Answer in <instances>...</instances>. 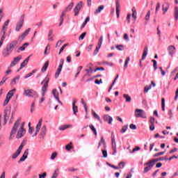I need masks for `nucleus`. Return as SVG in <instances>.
Listing matches in <instances>:
<instances>
[{"instance_id": "20e7f679", "label": "nucleus", "mask_w": 178, "mask_h": 178, "mask_svg": "<svg viewBox=\"0 0 178 178\" xmlns=\"http://www.w3.org/2000/svg\"><path fill=\"white\" fill-rule=\"evenodd\" d=\"M145 165H146L147 167L144 168L143 173H147L154 168L155 164L154 163V161L152 160H149L148 162H147Z\"/></svg>"}, {"instance_id": "a19ab883", "label": "nucleus", "mask_w": 178, "mask_h": 178, "mask_svg": "<svg viewBox=\"0 0 178 178\" xmlns=\"http://www.w3.org/2000/svg\"><path fill=\"white\" fill-rule=\"evenodd\" d=\"M5 38H6V36L5 35H3L1 40H0V48L2 47L3 44V41H5Z\"/></svg>"}, {"instance_id": "4c0bfd02", "label": "nucleus", "mask_w": 178, "mask_h": 178, "mask_svg": "<svg viewBox=\"0 0 178 178\" xmlns=\"http://www.w3.org/2000/svg\"><path fill=\"white\" fill-rule=\"evenodd\" d=\"M21 153L18 152L17 150L13 154L12 158L13 159H16L19 155H20Z\"/></svg>"}, {"instance_id": "f257e3e1", "label": "nucleus", "mask_w": 178, "mask_h": 178, "mask_svg": "<svg viewBox=\"0 0 178 178\" xmlns=\"http://www.w3.org/2000/svg\"><path fill=\"white\" fill-rule=\"evenodd\" d=\"M17 45V40L12 41L10 43L7 44L6 49L3 50L2 55L4 58H8L13 51V48Z\"/></svg>"}, {"instance_id": "f704fd0d", "label": "nucleus", "mask_w": 178, "mask_h": 178, "mask_svg": "<svg viewBox=\"0 0 178 178\" xmlns=\"http://www.w3.org/2000/svg\"><path fill=\"white\" fill-rule=\"evenodd\" d=\"M51 35H52V30H50L48 34V41H54V38L51 37Z\"/></svg>"}, {"instance_id": "79ce46f5", "label": "nucleus", "mask_w": 178, "mask_h": 178, "mask_svg": "<svg viewBox=\"0 0 178 178\" xmlns=\"http://www.w3.org/2000/svg\"><path fill=\"white\" fill-rule=\"evenodd\" d=\"M175 20H178V8L177 7L175 8Z\"/></svg>"}, {"instance_id": "b1692460", "label": "nucleus", "mask_w": 178, "mask_h": 178, "mask_svg": "<svg viewBox=\"0 0 178 178\" xmlns=\"http://www.w3.org/2000/svg\"><path fill=\"white\" fill-rule=\"evenodd\" d=\"M48 66H49V61H46L42 68V73H44V72H47V69H48Z\"/></svg>"}, {"instance_id": "aec40b11", "label": "nucleus", "mask_w": 178, "mask_h": 178, "mask_svg": "<svg viewBox=\"0 0 178 178\" xmlns=\"http://www.w3.org/2000/svg\"><path fill=\"white\" fill-rule=\"evenodd\" d=\"M162 9L163 11V15H165V13L168 12V9H169V3H165L164 4H163Z\"/></svg>"}, {"instance_id": "412c9836", "label": "nucleus", "mask_w": 178, "mask_h": 178, "mask_svg": "<svg viewBox=\"0 0 178 178\" xmlns=\"http://www.w3.org/2000/svg\"><path fill=\"white\" fill-rule=\"evenodd\" d=\"M16 92V89H13L10 90L6 95V98H8V99H10V98L13 97V92Z\"/></svg>"}, {"instance_id": "49530a36", "label": "nucleus", "mask_w": 178, "mask_h": 178, "mask_svg": "<svg viewBox=\"0 0 178 178\" xmlns=\"http://www.w3.org/2000/svg\"><path fill=\"white\" fill-rule=\"evenodd\" d=\"M26 159H27V156H24V154H23L22 156L20 158L19 161H18V163H20V162H24V161H26Z\"/></svg>"}, {"instance_id": "052dcab7", "label": "nucleus", "mask_w": 178, "mask_h": 178, "mask_svg": "<svg viewBox=\"0 0 178 178\" xmlns=\"http://www.w3.org/2000/svg\"><path fill=\"white\" fill-rule=\"evenodd\" d=\"M35 106V103L33 102L31 106V113H33L34 112V108Z\"/></svg>"}, {"instance_id": "603ef678", "label": "nucleus", "mask_w": 178, "mask_h": 178, "mask_svg": "<svg viewBox=\"0 0 178 178\" xmlns=\"http://www.w3.org/2000/svg\"><path fill=\"white\" fill-rule=\"evenodd\" d=\"M168 49L170 50V51H176V47H175V46L173 45H170L168 47Z\"/></svg>"}, {"instance_id": "c03bdc74", "label": "nucleus", "mask_w": 178, "mask_h": 178, "mask_svg": "<svg viewBox=\"0 0 178 178\" xmlns=\"http://www.w3.org/2000/svg\"><path fill=\"white\" fill-rule=\"evenodd\" d=\"M19 79L20 76H17L15 78H14L12 81L13 84H16L17 81H19Z\"/></svg>"}, {"instance_id": "4d7b16f0", "label": "nucleus", "mask_w": 178, "mask_h": 178, "mask_svg": "<svg viewBox=\"0 0 178 178\" xmlns=\"http://www.w3.org/2000/svg\"><path fill=\"white\" fill-rule=\"evenodd\" d=\"M136 151H140V147H135V148H134L132 149V151L131 152V154H134V152H136Z\"/></svg>"}, {"instance_id": "e433bc0d", "label": "nucleus", "mask_w": 178, "mask_h": 178, "mask_svg": "<svg viewBox=\"0 0 178 178\" xmlns=\"http://www.w3.org/2000/svg\"><path fill=\"white\" fill-rule=\"evenodd\" d=\"M58 172H59V169H56L54 172V174H53V175H52V177H51V178H56V177H58V176L59 175L58 173Z\"/></svg>"}, {"instance_id": "6ab92c4d", "label": "nucleus", "mask_w": 178, "mask_h": 178, "mask_svg": "<svg viewBox=\"0 0 178 178\" xmlns=\"http://www.w3.org/2000/svg\"><path fill=\"white\" fill-rule=\"evenodd\" d=\"M45 134H47V127L44 125L41 129L40 136L42 137H45Z\"/></svg>"}, {"instance_id": "c85d7f7f", "label": "nucleus", "mask_w": 178, "mask_h": 178, "mask_svg": "<svg viewBox=\"0 0 178 178\" xmlns=\"http://www.w3.org/2000/svg\"><path fill=\"white\" fill-rule=\"evenodd\" d=\"M88 22H90V17H87L85 22L83 23V24L81 26V30H82V29L86 27V25L87 24V23H88Z\"/></svg>"}, {"instance_id": "9d476101", "label": "nucleus", "mask_w": 178, "mask_h": 178, "mask_svg": "<svg viewBox=\"0 0 178 178\" xmlns=\"http://www.w3.org/2000/svg\"><path fill=\"white\" fill-rule=\"evenodd\" d=\"M24 94L26 97H34V95H35V92H34V90H33L31 89H28V90H24Z\"/></svg>"}, {"instance_id": "9b49d317", "label": "nucleus", "mask_w": 178, "mask_h": 178, "mask_svg": "<svg viewBox=\"0 0 178 178\" xmlns=\"http://www.w3.org/2000/svg\"><path fill=\"white\" fill-rule=\"evenodd\" d=\"M52 94L54 98H56V101H58V104H60L62 105V102L59 100V92H58V90L56 89H53Z\"/></svg>"}, {"instance_id": "393cba45", "label": "nucleus", "mask_w": 178, "mask_h": 178, "mask_svg": "<svg viewBox=\"0 0 178 178\" xmlns=\"http://www.w3.org/2000/svg\"><path fill=\"white\" fill-rule=\"evenodd\" d=\"M74 5V3L72 2L66 8L65 10H64V12H70L72 9H73V6Z\"/></svg>"}, {"instance_id": "4be33fe9", "label": "nucleus", "mask_w": 178, "mask_h": 178, "mask_svg": "<svg viewBox=\"0 0 178 178\" xmlns=\"http://www.w3.org/2000/svg\"><path fill=\"white\" fill-rule=\"evenodd\" d=\"M159 161H168V158L166 157H159L158 159H152V161L154 162V164L155 165V162H159Z\"/></svg>"}, {"instance_id": "39448f33", "label": "nucleus", "mask_w": 178, "mask_h": 178, "mask_svg": "<svg viewBox=\"0 0 178 178\" xmlns=\"http://www.w3.org/2000/svg\"><path fill=\"white\" fill-rule=\"evenodd\" d=\"M26 134V129H23V127H20L19 129L18 130L16 136V138H22Z\"/></svg>"}, {"instance_id": "ddd939ff", "label": "nucleus", "mask_w": 178, "mask_h": 178, "mask_svg": "<svg viewBox=\"0 0 178 178\" xmlns=\"http://www.w3.org/2000/svg\"><path fill=\"white\" fill-rule=\"evenodd\" d=\"M104 122H108V124H112V121L113 120V119L109 115H104Z\"/></svg>"}, {"instance_id": "1a4fd4ad", "label": "nucleus", "mask_w": 178, "mask_h": 178, "mask_svg": "<svg viewBox=\"0 0 178 178\" xmlns=\"http://www.w3.org/2000/svg\"><path fill=\"white\" fill-rule=\"evenodd\" d=\"M22 60V56H18L17 57L14 58L13 60L10 63V67H13V66H16L17 63L20 62Z\"/></svg>"}, {"instance_id": "bb28decb", "label": "nucleus", "mask_w": 178, "mask_h": 178, "mask_svg": "<svg viewBox=\"0 0 178 178\" xmlns=\"http://www.w3.org/2000/svg\"><path fill=\"white\" fill-rule=\"evenodd\" d=\"M92 115L94 116L95 119H97V120L101 122V118H99V115H98V114H97V113H95L94 110H92Z\"/></svg>"}, {"instance_id": "ea45409f", "label": "nucleus", "mask_w": 178, "mask_h": 178, "mask_svg": "<svg viewBox=\"0 0 178 178\" xmlns=\"http://www.w3.org/2000/svg\"><path fill=\"white\" fill-rule=\"evenodd\" d=\"M129 62H130V57H127V60H125L124 65V69L127 68V66L129 65Z\"/></svg>"}, {"instance_id": "680f3d73", "label": "nucleus", "mask_w": 178, "mask_h": 178, "mask_svg": "<svg viewBox=\"0 0 178 178\" xmlns=\"http://www.w3.org/2000/svg\"><path fill=\"white\" fill-rule=\"evenodd\" d=\"M26 35L24 33H22V35L20 37H19L18 40H19L20 41H23L24 40V38H26Z\"/></svg>"}, {"instance_id": "a878e982", "label": "nucleus", "mask_w": 178, "mask_h": 178, "mask_svg": "<svg viewBox=\"0 0 178 178\" xmlns=\"http://www.w3.org/2000/svg\"><path fill=\"white\" fill-rule=\"evenodd\" d=\"M123 97L125 99V102H131V97L128 94H124Z\"/></svg>"}, {"instance_id": "0e129e2a", "label": "nucleus", "mask_w": 178, "mask_h": 178, "mask_svg": "<svg viewBox=\"0 0 178 178\" xmlns=\"http://www.w3.org/2000/svg\"><path fill=\"white\" fill-rule=\"evenodd\" d=\"M6 27H5V26H3L2 27V29H1V33H3V35H6Z\"/></svg>"}, {"instance_id": "a211bd4d", "label": "nucleus", "mask_w": 178, "mask_h": 178, "mask_svg": "<svg viewBox=\"0 0 178 178\" xmlns=\"http://www.w3.org/2000/svg\"><path fill=\"white\" fill-rule=\"evenodd\" d=\"M147 54H148V47H145L143 50V54L142 56L141 60H144V59H145V58H147Z\"/></svg>"}, {"instance_id": "423d86ee", "label": "nucleus", "mask_w": 178, "mask_h": 178, "mask_svg": "<svg viewBox=\"0 0 178 178\" xmlns=\"http://www.w3.org/2000/svg\"><path fill=\"white\" fill-rule=\"evenodd\" d=\"M102 41H104V36H101L99 39V42L97 44V47H96L93 55H97L99 51V49L101 48V45H102Z\"/></svg>"}, {"instance_id": "f03ea898", "label": "nucleus", "mask_w": 178, "mask_h": 178, "mask_svg": "<svg viewBox=\"0 0 178 178\" xmlns=\"http://www.w3.org/2000/svg\"><path fill=\"white\" fill-rule=\"evenodd\" d=\"M22 120L19 118L18 119L14 124V126L12 128L10 135V140H12L13 137H15V134L17 133V129H19V127L20 126V121Z\"/></svg>"}, {"instance_id": "13d9d810", "label": "nucleus", "mask_w": 178, "mask_h": 178, "mask_svg": "<svg viewBox=\"0 0 178 178\" xmlns=\"http://www.w3.org/2000/svg\"><path fill=\"white\" fill-rule=\"evenodd\" d=\"M163 154H165V152H159V153H156L154 156V157H156V156H161L162 155H163Z\"/></svg>"}, {"instance_id": "2eb2a0df", "label": "nucleus", "mask_w": 178, "mask_h": 178, "mask_svg": "<svg viewBox=\"0 0 178 178\" xmlns=\"http://www.w3.org/2000/svg\"><path fill=\"white\" fill-rule=\"evenodd\" d=\"M31 56H28L24 60V62H22V63H21V65H20V67H19V70H22V69L23 68V67H24L25 66H26V65H27V63H29V60H30V57H31Z\"/></svg>"}, {"instance_id": "69168bd1", "label": "nucleus", "mask_w": 178, "mask_h": 178, "mask_svg": "<svg viewBox=\"0 0 178 178\" xmlns=\"http://www.w3.org/2000/svg\"><path fill=\"white\" fill-rule=\"evenodd\" d=\"M129 128L131 129V130H136V129H137V127L134 124H131L129 125Z\"/></svg>"}, {"instance_id": "c756f323", "label": "nucleus", "mask_w": 178, "mask_h": 178, "mask_svg": "<svg viewBox=\"0 0 178 178\" xmlns=\"http://www.w3.org/2000/svg\"><path fill=\"white\" fill-rule=\"evenodd\" d=\"M48 83H49V78H48V76H46L43 81L41 82V84H44V86H47L48 87Z\"/></svg>"}, {"instance_id": "c9c22d12", "label": "nucleus", "mask_w": 178, "mask_h": 178, "mask_svg": "<svg viewBox=\"0 0 178 178\" xmlns=\"http://www.w3.org/2000/svg\"><path fill=\"white\" fill-rule=\"evenodd\" d=\"M127 129H129V125H124L120 130V133H126Z\"/></svg>"}, {"instance_id": "4468645a", "label": "nucleus", "mask_w": 178, "mask_h": 178, "mask_svg": "<svg viewBox=\"0 0 178 178\" xmlns=\"http://www.w3.org/2000/svg\"><path fill=\"white\" fill-rule=\"evenodd\" d=\"M77 102L76 100H74L72 103V111L74 112V115H77V112H79V107H77V106H76V103Z\"/></svg>"}, {"instance_id": "6e6552de", "label": "nucleus", "mask_w": 178, "mask_h": 178, "mask_svg": "<svg viewBox=\"0 0 178 178\" xmlns=\"http://www.w3.org/2000/svg\"><path fill=\"white\" fill-rule=\"evenodd\" d=\"M81 6H83V1H79L74 9V16H77V15H79V12H80Z\"/></svg>"}, {"instance_id": "dca6fc26", "label": "nucleus", "mask_w": 178, "mask_h": 178, "mask_svg": "<svg viewBox=\"0 0 178 178\" xmlns=\"http://www.w3.org/2000/svg\"><path fill=\"white\" fill-rule=\"evenodd\" d=\"M120 14V3H119V1L117 0L116 1V15L117 17L119 18Z\"/></svg>"}, {"instance_id": "72a5a7b5", "label": "nucleus", "mask_w": 178, "mask_h": 178, "mask_svg": "<svg viewBox=\"0 0 178 178\" xmlns=\"http://www.w3.org/2000/svg\"><path fill=\"white\" fill-rule=\"evenodd\" d=\"M111 144H112V149L116 148V141L115 140V137L111 138Z\"/></svg>"}, {"instance_id": "cd10ccee", "label": "nucleus", "mask_w": 178, "mask_h": 178, "mask_svg": "<svg viewBox=\"0 0 178 178\" xmlns=\"http://www.w3.org/2000/svg\"><path fill=\"white\" fill-rule=\"evenodd\" d=\"M132 17L134 18V20L137 19V11L136 10L135 7L132 8Z\"/></svg>"}, {"instance_id": "7c9ffc66", "label": "nucleus", "mask_w": 178, "mask_h": 178, "mask_svg": "<svg viewBox=\"0 0 178 178\" xmlns=\"http://www.w3.org/2000/svg\"><path fill=\"white\" fill-rule=\"evenodd\" d=\"M104 6H99L97 9H96L95 13H101V10H104Z\"/></svg>"}, {"instance_id": "37998d69", "label": "nucleus", "mask_w": 178, "mask_h": 178, "mask_svg": "<svg viewBox=\"0 0 178 178\" xmlns=\"http://www.w3.org/2000/svg\"><path fill=\"white\" fill-rule=\"evenodd\" d=\"M90 129L93 132V134H95V136H97V129L94 127V125H90Z\"/></svg>"}, {"instance_id": "338daca9", "label": "nucleus", "mask_w": 178, "mask_h": 178, "mask_svg": "<svg viewBox=\"0 0 178 178\" xmlns=\"http://www.w3.org/2000/svg\"><path fill=\"white\" fill-rule=\"evenodd\" d=\"M102 154L104 158H106L108 156V152H106V150H102Z\"/></svg>"}, {"instance_id": "58836bf2", "label": "nucleus", "mask_w": 178, "mask_h": 178, "mask_svg": "<svg viewBox=\"0 0 178 178\" xmlns=\"http://www.w3.org/2000/svg\"><path fill=\"white\" fill-rule=\"evenodd\" d=\"M29 45V43L26 42L23 44L22 47H20L19 48V51H24L26 49V47H27Z\"/></svg>"}, {"instance_id": "8fccbe9b", "label": "nucleus", "mask_w": 178, "mask_h": 178, "mask_svg": "<svg viewBox=\"0 0 178 178\" xmlns=\"http://www.w3.org/2000/svg\"><path fill=\"white\" fill-rule=\"evenodd\" d=\"M161 108L162 111H165V98L161 99Z\"/></svg>"}, {"instance_id": "2f4dec72", "label": "nucleus", "mask_w": 178, "mask_h": 178, "mask_svg": "<svg viewBox=\"0 0 178 178\" xmlns=\"http://www.w3.org/2000/svg\"><path fill=\"white\" fill-rule=\"evenodd\" d=\"M69 127H72V125H62L59 127V130L63 131V130H66V129H69Z\"/></svg>"}, {"instance_id": "473e14b6", "label": "nucleus", "mask_w": 178, "mask_h": 178, "mask_svg": "<svg viewBox=\"0 0 178 178\" xmlns=\"http://www.w3.org/2000/svg\"><path fill=\"white\" fill-rule=\"evenodd\" d=\"M115 48L118 51H123L124 49V46H123V44H117Z\"/></svg>"}, {"instance_id": "f3484780", "label": "nucleus", "mask_w": 178, "mask_h": 178, "mask_svg": "<svg viewBox=\"0 0 178 178\" xmlns=\"http://www.w3.org/2000/svg\"><path fill=\"white\" fill-rule=\"evenodd\" d=\"M4 113V124H6V122H8V119H9V115H10V111L5 110Z\"/></svg>"}, {"instance_id": "f8f14e48", "label": "nucleus", "mask_w": 178, "mask_h": 178, "mask_svg": "<svg viewBox=\"0 0 178 178\" xmlns=\"http://www.w3.org/2000/svg\"><path fill=\"white\" fill-rule=\"evenodd\" d=\"M24 22V19L22 18L20 19V21L18 22V24L16 26L15 31H20V29L23 27V23Z\"/></svg>"}, {"instance_id": "6e6d98bb", "label": "nucleus", "mask_w": 178, "mask_h": 178, "mask_svg": "<svg viewBox=\"0 0 178 178\" xmlns=\"http://www.w3.org/2000/svg\"><path fill=\"white\" fill-rule=\"evenodd\" d=\"M48 88V86L47 85H43L42 87V92H47V90Z\"/></svg>"}, {"instance_id": "de8ad7c7", "label": "nucleus", "mask_w": 178, "mask_h": 178, "mask_svg": "<svg viewBox=\"0 0 178 178\" xmlns=\"http://www.w3.org/2000/svg\"><path fill=\"white\" fill-rule=\"evenodd\" d=\"M152 62L153 63V67H154V70H156V69H158L156 60H152Z\"/></svg>"}, {"instance_id": "5701e85b", "label": "nucleus", "mask_w": 178, "mask_h": 178, "mask_svg": "<svg viewBox=\"0 0 178 178\" xmlns=\"http://www.w3.org/2000/svg\"><path fill=\"white\" fill-rule=\"evenodd\" d=\"M60 72H62V66H58L57 71L55 74V79H58L59 77V74H60Z\"/></svg>"}, {"instance_id": "a18cd8bd", "label": "nucleus", "mask_w": 178, "mask_h": 178, "mask_svg": "<svg viewBox=\"0 0 178 178\" xmlns=\"http://www.w3.org/2000/svg\"><path fill=\"white\" fill-rule=\"evenodd\" d=\"M149 16H151V11L150 10H149L147 12V15H145V19L146 22H148V20H149Z\"/></svg>"}, {"instance_id": "864d4df0", "label": "nucleus", "mask_w": 178, "mask_h": 178, "mask_svg": "<svg viewBox=\"0 0 178 178\" xmlns=\"http://www.w3.org/2000/svg\"><path fill=\"white\" fill-rule=\"evenodd\" d=\"M152 86H149L147 88V86L145 87V89H144V92H148V91H149V90H151L152 88Z\"/></svg>"}, {"instance_id": "0eeeda50", "label": "nucleus", "mask_w": 178, "mask_h": 178, "mask_svg": "<svg viewBox=\"0 0 178 178\" xmlns=\"http://www.w3.org/2000/svg\"><path fill=\"white\" fill-rule=\"evenodd\" d=\"M42 124V119H40L38 122V123L36 125L35 127V134L32 136V137H35L38 133H40V130L41 129V125Z\"/></svg>"}, {"instance_id": "5fc2aeb1", "label": "nucleus", "mask_w": 178, "mask_h": 178, "mask_svg": "<svg viewBox=\"0 0 178 178\" xmlns=\"http://www.w3.org/2000/svg\"><path fill=\"white\" fill-rule=\"evenodd\" d=\"M87 35V33H83L79 38V40H84V37Z\"/></svg>"}, {"instance_id": "774afa93", "label": "nucleus", "mask_w": 178, "mask_h": 178, "mask_svg": "<svg viewBox=\"0 0 178 178\" xmlns=\"http://www.w3.org/2000/svg\"><path fill=\"white\" fill-rule=\"evenodd\" d=\"M60 45H62V40H58L56 44V48L59 47Z\"/></svg>"}, {"instance_id": "bf43d9fd", "label": "nucleus", "mask_w": 178, "mask_h": 178, "mask_svg": "<svg viewBox=\"0 0 178 178\" xmlns=\"http://www.w3.org/2000/svg\"><path fill=\"white\" fill-rule=\"evenodd\" d=\"M23 147H24V145H23V143H22L19 148L17 149V151H18V152L21 153L22 152V149H23Z\"/></svg>"}, {"instance_id": "3c124183", "label": "nucleus", "mask_w": 178, "mask_h": 178, "mask_svg": "<svg viewBox=\"0 0 178 178\" xmlns=\"http://www.w3.org/2000/svg\"><path fill=\"white\" fill-rule=\"evenodd\" d=\"M72 148H73V147H72V143H70V144L65 146V149H67V151H70Z\"/></svg>"}, {"instance_id": "e2e57ef3", "label": "nucleus", "mask_w": 178, "mask_h": 178, "mask_svg": "<svg viewBox=\"0 0 178 178\" xmlns=\"http://www.w3.org/2000/svg\"><path fill=\"white\" fill-rule=\"evenodd\" d=\"M47 177V172H43L42 174H39V178H45Z\"/></svg>"}, {"instance_id": "7ed1b4c3", "label": "nucleus", "mask_w": 178, "mask_h": 178, "mask_svg": "<svg viewBox=\"0 0 178 178\" xmlns=\"http://www.w3.org/2000/svg\"><path fill=\"white\" fill-rule=\"evenodd\" d=\"M135 118H143V119H147L145 111L142 109L136 108L135 110Z\"/></svg>"}, {"instance_id": "09e8293b", "label": "nucleus", "mask_w": 178, "mask_h": 178, "mask_svg": "<svg viewBox=\"0 0 178 178\" xmlns=\"http://www.w3.org/2000/svg\"><path fill=\"white\" fill-rule=\"evenodd\" d=\"M56 156H58V153L54 152V153L51 154L50 159L54 161V159H55V158H56Z\"/></svg>"}]
</instances>
